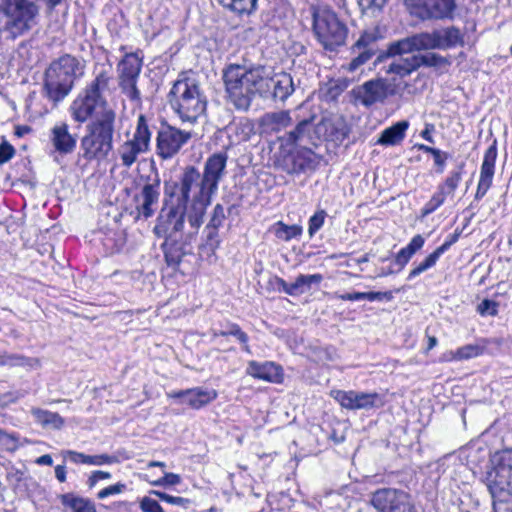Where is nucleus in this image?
I'll use <instances>...</instances> for the list:
<instances>
[{
  "instance_id": "20",
  "label": "nucleus",
  "mask_w": 512,
  "mask_h": 512,
  "mask_svg": "<svg viewBox=\"0 0 512 512\" xmlns=\"http://www.w3.org/2000/svg\"><path fill=\"white\" fill-rule=\"evenodd\" d=\"M218 396L215 389H205L202 387H194L185 390L170 391L167 397L175 399L179 404H186L194 410H199L211 402Z\"/></svg>"
},
{
  "instance_id": "12",
  "label": "nucleus",
  "mask_w": 512,
  "mask_h": 512,
  "mask_svg": "<svg viewBox=\"0 0 512 512\" xmlns=\"http://www.w3.org/2000/svg\"><path fill=\"white\" fill-rule=\"evenodd\" d=\"M188 210L166 196L164 205L157 217V223L153 229L154 234L158 238L165 239L177 236L184 227L185 217L188 218Z\"/></svg>"
},
{
  "instance_id": "33",
  "label": "nucleus",
  "mask_w": 512,
  "mask_h": 512,
  "mask_svg": "<svg viewBox=\"0 0 512 512\" xmlns=\"http://www.w3.org/2000/svg\"><path fill=\"white\" fill-rule=\"evenodd\" d=\"M419 68L417 55H410L407 57H400L395 59L390 65L388 72L405 77L410 75L413 71Z\"/></svg>"
},
{
  "instance_id": "53",
  "label": "nucleus",
  "mask_w": 512,
  "mask_h": 512,
  "mask_svg": "<svg viewBox=\"0 0 512 512\" xmlns=\"http://www.w3.org/2000/svg\"><path fill=\"white\" fill-rule=\"evenodd\" d=\"M218 229L217 227L206 226L204 230L206 233V246H208L212 252H214L220 244Z\"/></svg>"
},
{
  "instance_id": "44",
  "label": "nucleus",
  "mask_w": 512,
  "mask_h": 512,
  "mask_svg": "<svg viewBox=\"0 0 512 512\" xmlns=\"http://www.w3.org/2000/svg\"><path fill=\"white\" fill-rule=\"evenodd\" d=\"M373 49L360 51L359 55L350 62L342 65V70L353 73L356 72L363 64L368 62L374 55Z\"/></svg>"
},
{
  "instance_id": "46",
  "label": "nucleus",
  "mask_w": 512,
  "mask_h": 512,
  "mask_svg": "<svg viewBox=\"0 0 512 512\" xmlns=\"http://www.w3.org/2000/svg\"><path fill=\"white\" fill-rule=\"evenodd\" d=\"M327 217L325 210L316 211L308 220V234L313 237L324 225Z\"/></svg>"
},
{
  "instance_id": "7",
  "label": "nucleus",
  "mask_w": 512,
  "mask_h": 512,
  "mask_svg": "<svg viewBox=\"0 0 512 512\" xmlns=\"http://www.w3.org/2000/svg\"><path fill=\"white\" fill-rule=\"evenodd\" d=\"M84 74V65L69 54L53 61L45 72L44 94L57 104L73 89L75 80Z\"/></svg>"
},
{
  "instance_id": "63",
  "label": "nucleus",
  "mask_w": 512,
  "mask_h": 512,
  "mask_svg": "<svg viewBox=\"0 0 512 512\" xmlns=\"http://www.w3.org/2000/svg\"><path fill=\"white\" fill-rule=\"evenodd\" d=\"M393 298V294L391 291L385 292H364V300H368L370 302L373 301H390Z\"/></svg>"
},
{
  "instance_id": "26",
  "label": "nucleus",
  "mask_w": 512,
  "mask_h": 512,
  "mask_svg": "<svg viewBox=\"0 0 512 512\" xmlns=\"http://www.w3.org/2000/svg\"><path fill=\"white\" fill-rule=\"evenodd\" d=\"M227 163V155L225 153H215L211 155L204 166L203 179L212 190L216 193L219 181L221 180Z\"/></svg>"
},
{
  "instance_id": "47",
  "label": "nucleus",
  "mask_w": 512,
  "mask_h": 512,
  "mask_svg": "<svg viewBox=\"0 0 512 512\" xmlns=\"http://www.w3.org/2000/svg\"><path fill=\"white\" fill-rule=\"evenodd\" d=\"M446 197L443 195V192H440L438 189L432 195L430 200L424 205L421 209V216L426 217L436 211L443 203L445 202Z\"/></svg>"
},
{
  "instance_id": "64",
  "label": "nucleus",
  "mask_w": 512,
  "mask_h": 512,
  "mask_svg": "<svg viewBox=\"0 0 512 512\" xmlns=\"http://www.w3.org/2000/svg\"><path fill=\"white\" fill-rule=\"evenodd\" d=\"M15 154V150L12 145L7 142L0 144V164L8 162Z\"/></svg>"
},
{
  "instance_id": "39",
  "label": "nucleus",
  "mask_w": 512,
  "mask_h": 512,
  "mask_svg": "<svg viewBox=\"0 0 512 512\" xmlns=\"http://www.w3.org/2000/svg\"><path fill=\"white\" fill-rule=\"evenodd\" d=\"M322 280L323 277L321 274H300L292 283L293 290L295 291V296L303 294L304 292L310 289L312 284H319Z\"/></svg>"
},
{
  "instance_id": "55",
  "label": "nucleus",
  "mask_w": 512,
  "mask_h": 512,
  "mask_svg": "<svg viewBox=\"0 0 512 512\" xmlns=\"http://www.w3.org/2000/svg\"><path fill=\"white\" fill-rule=\"evenodd\" d=\"M181 477L175 473H164V476L151 482L154 486H175L180 484Z\"/></svg>"
},
{
  "instance_id": "28",
  "label": "nucleus",
  "mask_w": 512,
  "mask_h": 512,
  "mask_svg": "<svg viewBox=\"0 0 512 512\" xmlns=\"http://www.w3.org/2000/svg\"><path fill=\"white\" fill-rule=\"evenodd\" d=\"M436 47L439 50H448L464 43L463 35L457 27L450 26L434 30Z\"/></svg>"
},
{
  "instance_id": "45",
  "label": "nucleus",
  "mask_w": 512,
  "mask_h": 512,
  "mask_svg": "<svg viewBox=\"0 0 512 512\" xmlns=\"http://www.w3.org/2000/svg\"><path fill=\"white\" fill-rule=\"evenodd\" d=\"M413 256L403 247L401 248L398 253L395 255L394 263L397 266V269L394 270L390 268L387 271H383L380 273V276H387L393 273H397L402 271L405 266L409 263Z\"/></svg>"
},
{
  "instance_id": "1",
  "label": "nucleus",
  "mask_w": 512,
  "mask_h": 512,
  "mask_svg": "<svg viewBox=\"0 0 512 512\" xmlns=\"http://www.w3.org/2000/svg\"><path fill=\"white\" fill-rule=\"evenodd\" d=\"M213 194L215 192L205 183L200 172L194 166H187L184 169L179 183H175L170 192L166 189V196L189 209L188 223L191 229H194V234L203 223Z\"/></svg>"
},
{
  "instance_id": "17",
  "label": "nucleus",
  "mask_w": 512,
  "mask_h": 512,
  "mask_svg": "<svg viewBox=\"0 0 512 512\" xmlns=\"http://www.w3.org/2000/svg\"><path fill=\"white\" fill-rule=\"evenodd\" d=\"M160 197V179L157 177L153 181L145 183L142 188L133 195L132 203L136 220H147L152 217L156 211Z\"/></svg>"
},
{
  "instance_id": "58",
  "label": "nucleus",
  "mask_w": 512,
  "mask_h": 512,
  "mask_svg": "<svg viewBox=\"0 0 512 512\" xmlns=\"http://www.w3.org/2000/svg\"><path fill=\"white\" fill-rule=\"evenodd\" d=\"M140 508L143 512H164L158 501L147 496L140 501Z\"/></svg>"
},
{
  "instance_id": "30",
  "label": "nucleus",
  "mask_w": 512,
  "mask_h": 512,
  "mask_svg": "<svg viewBox=\"0 0 512 512\" xmlns=\"http://www.w3.org/2000/svg\"><path fill=\"white\" fill-rule=\"evenodd\" d=\"M408 127L409 122L405 120L395 123L383 130L377 143L386 146L399 144L405 138Z\"/></svg>"
},
{
  "instance_id": "61",
  "label": "nucleus",
  "mask_w": 512,
  "mask_h": 512,
  "mask_svg": "<svg viewBox=\"0 0 512 512\" xmlns=\"http://www.w3.org/2000/svg\"><path fill=\"white\" fill-rule=\"evenodd\" d=\"M348 133H349V130H348L347 126L343 122H340V123H338L337 126L332 127V130H331L329 136L331 137V139L333 141L342 142L347 138Z\"/></svg>"
},
{
  "instance_id": "43",
  "label": "nucleus",
  "mask_w": 512,
  "mask_h": 512,
  "mask_svg": "<svg viewBox=\"0 0 512 512\" xmlns=\"http://www.w3.org/2000/svg\"><path fill=\"white\" fill-rule=\"evenodd\" d=\"M379 33L377 29L365 30L355 42L353 49L364 51L372 49L371 46L378 40Z\"/></svg>"
},
{
  "instance_id": "3",
  "label": "nucleus",
  "mask_w": 512,
  "mask_h": 512,
  "mask_svg": "<svg viewBox=\"0 0 512 512\" xmlns=\"http://www.w3.org/2000/svg\"><path fill=\"white\" fill-rule=\"evenodd\" d=\"M263 66L247 68L230 64L223 70V82L228 99L237 110H248L252 101L263 94Z\"/></svg>"
},
{
  "instance_id": "8",
  "label": "nucleus",
  "mask_w": 512,
  "mask_h": 512,
  "mask_svg": "<svg viewBox=\"0 0 512 512\" xmlns=\"http://www.w3.org/2000/svg\"><path fill=\"white\" fill-rule=\"evenodd\" d=\"M485 476L494 512H512V450L499 453Z\"/></svg>"
},
{
  "instance_id": "40",
  "label": "nucleus",
  "mask_w": 512,
  "mask_h": 512,
  "mask_svg": "<svg viewBox=\"0 0 512 512\" xmlns=\"http://www.w3.org/2000/svg\"><path fill=\"white\" fill-rule=\"evenodd\" d=\"M417 59L419 62V67H434V68H443L450 65V61L440 54L434 52H428L425 54H418Z\"/></svg>"
},
{
  "instance_id": "59",
  "label": "nucleus",
  "mask_w": 512,
  "mask_h": 512,
  "mask_svg": "<svg viewBox=\"0 0 512 512\" xmlns=\"http://www.w3.org/2000/svg\"><path fill=\"white\" fill-rule=\"evenodd\" d=\"M462 231L459 230V229H456L454 233L450 234L446 240L444 241V243L442 245H440L439 247H437L435 249V251L441 256L443 255L446 251H448L450 249V247L455 244L460 235H461Z\"/></svg>"
},
{
  "instance_id": "34",
  "label": "nucleus",
  "mask_w": 512,
  "mask_h": 512,
  "mask_svg": "<svg viewBox=\"0 0 512 512\" xmlns=\"http://www.w3.org/2000/svg\"><path fill=\"white\" fill-rule=\"evenodd\" d=\"M270 231L277 239L288 242L299 238L303 233V228L298 224L287 225L282 221H278L271 226Z\"/></svg>"
},
{
  "instance_id": "18",
  "label": "nucleus",
  "mask_w": 512,
  "mask_h": 512,
  "mask_svg": "<svg viewBox=\"0 0 512 512\" xmlns=\"http://www.w3.org/2000/svg\"><path fill=\"white\" fill-rule=\"evenodd\" d=\"M262 77L264 80L262 99L285 101L295 90L292 76L288 73L281 72L271 76L263 66Z\"/></svg>"
},
{
  "instance_id": "21",
  "label": "nucleus",
  "mask_w": 512,
  "mask_h": 512,
  "mask_svg": "<svg viewBox=\"0 0 512 512\" xmlns=\"http://www.w3.org/2000/svg\"><path fill=\"white\" fill-rule=\"evenodd\" d=\"M498 156L496 140L487 148L484 153L480 167V175L475 193V199L481 200L491 188L496 170Z\"/></svg>"
},
{
  "instance_id": "48",
  "label": "nucleus",
  "mask_w": 512,
  "mask_h": 512,
  "mask_svg": "<svg viewBox=\"0 0 512 512\" xmlns=\"http://www.w3.org/2000/svg\"><path fill=\"white\" fill-rule=\"evenodd\" d=\"M482 353V348L478 345L468 344L459 347L455 350L452 358H458L459 360H467L479 356Z\"/></svg>"
},
{
  "instance_id": "24",
  "label": "nucleus",
  "mask_w": 512,
  "mask_h": 512,
  "mask_svg": "<svg viewBox=\"0 0 512 512\" xmlns=\"http://www.w3.org/2000/svg\"><path fill=\"white\" fill-rule=\"evenodd\" d=\"M50 142L56 152L61 155L71 154L77 144V137L70 133L65 121L57 122L50 130Z\"/></svg>"
},
{
  "instance_id": "16",
  "label": "nucleus",
  "mask_w": 512,
  "mask_h": 512,
  "mask_svg": "<svg viewBox=\"0 0 512 512\" xmlns=\"http://www.w3.org/2000/svg\"><path fill=\"white\" fill-rule=\"evenodd\" d=\"M370 502L378 512H417L410 503L409 495L394 488L378 489L372 494Z\"/></svg>"
},
{
  "instance_id": "9",
  "label": "nucleus",
  "mask_w": 512,
  "mask_h": 512,
  "mask_svg": "<svg viewBox=\"0 0 512 512\" xmlns=\"http://www.w3.org/2000/svg\"><path fill=\"white\" fill-rule=\"evenodd\" d=\"M313 31L320 44L331 51L342 46L348 34L347 26L335 12L321 8L313 10Z\"/></svg>"
},
{
  "instance_id": "31",
  "label": "nucleus",
  "mask_w": 512,
  "mask_h": 512,
  "mask_svg": "<svg viewBox=\"0 0 512 512\" xmlns=\"http://www.w3.org/2000/svg\"><path fill=\"white\" fill-rule=\"evenodd\" d=\"M30 412L35 422L43 427L60 429L64 425V419L56 412L41 408H32Z\"/></svg>"
},
{
  "instance_id": "54",
  "label": "nucleus",
  "mask_w": 512,
  "mask_h": 512,
  "mask_svg": "<svg viewBox=\"0 0 512 512\" xmlns=\"http://www.w3.org/2000/svg\"><path fill=\"white\" fill-rule=\"evenodd\" d=\"M225 220L224 208L221 204H216L213 208L211 218L206 226L209 227H221Z\"/></svg>"
},
{
  "instance_id": "32",
  "label": "nucleus",
  "mask_w": 512,
  "mask_h": 512,
  "mask_svg": "<svg viewBox=\"0 0 512 512\" xmlns=\"http://www.w3.org/2000/svg\"><path fill=\"white\" fill-rule=\"evenodd\" d=\"M60 499L62 505L69 508L71 512H97L92 501L73 493L63 494Z\"/></svg>"
},
{
  "instance_id": "49",
  "label": "nucleus",
  "mask_w": 512,
  "mask_h": 512,
  "mask_svg": "<svg viewBox=\"0 0 512 512\" xmlns=\"http://www.w3.org/2000/svg\"><path fill=\"white\" fill-rule=\"evenodd\" d=\"M21 445L17 434H8L0 429V446L6 451L13 452Z\"/></svg>"
},
{
  "instance_id": "38",
  "label": "nucleus",
  "mask_w": 512,
  "mask_h": 512,
  "mask_svg": "<svg viewBox=\"0 0 512 512\" xmlns=\"http://www.w3.org/2000/svg\"><path fill=\"white\" fill-rule=\"evenodd\" d=\"M218 336H234L240 343L245 345L244 350L250 352L249 346L247 345L249 337L244 331H242L238 324L227 323L226 329L220 331L214 330L213 337Z\"/></svg>"
},
{
  "instance_id": "52",
  "label": "nucleus",
  "mask_w": 512,
  "mask_h": 512,
  "mask_svg": "<svg viewBox=\"0 0 512 512\" xmlns=\"http://www.w3.org/2000/svg\"><path fill=\"white\" fill-rule=\"evenodd\" d=\"M151 494L156 495L160 500L167 502L172 505L178 506H186L189 503V500L179 496H172L165 492L153 490L150 492Z\"/></svg>"
},
{
  "instance_id": "51",
  "label": "nucleus",
  "mask_w": 512,
  "mask_h": 512,
  "mask_svg": "<svg viewBox=\"0 0 512 512\" xmlns=\"http://www.w3.org/2000/svg\"><path fill=\"white\" fill-rule=\"evenodd\" d=\"M477 311L482 316H496L498 313V303L493 300L484 299L478 304Z\"/></svg>"
},
{
  "instance_id": "23",
  "label": "nucleus",
  "mask_w": 512,
  "mask_h": 512,
  "mask_svg": "<svg viewBox=\"0 0 512 512\" xmlns=\"http://www.w3.org/2000/svg\"><path fill=\"white\" fill-rule=\"evenodd\" d=\"M197 234L198 231L194 234V229H192L188 232L184 241H179L177 236L165 239L161 247L168 266L179 265L183 256L191 253V243L195 240Z\"/></svg>"
},
{
  "instance_id": "29",
  "label": "nucleus",
  "mask_w": 512,
  "mask_h": 512,
  "mask_svg": "<svg viewBox=\"0 0 512 512\" xmlns=\"http://www.w3.org/2000/svg\"><path fill=\"white\" fill-rule=\"evenodd\" d=\"M226 130L231 143H241L248 141L254 134V125L249 119L242 118L229 124Z\"/></svg>"
},
{
  "instance_id": "42",
  "label": "nucleus",
  "mask_w": 512,
  "mask_h": 512,
  "mask_svg": "<svg viewBox=\"0 0 512 512\" xmlns=\"http://www.w3.org/2000/svg\"><path fill=\"white\" fill-rule=\"evenodd\" d=\"M441 256L434 250L422 262L410 270L407 280L411 281L420 274L434 267Z\"/></svg>"
},
{
  "instance_id": "60",
  "label": "nucleus",
  "mask_w": 512,
  "mask_h": 512,
  "mask_svg": "<svg viewBox=\"0 0 512 512\" xmlns=\"http://www.w3.org/2000/svg\"><path fill=\"white\" fill-rule=\"evenodd\" d=\"M126 488V485L123 483H116L113 485H110L101 491L98 492L97 497L98 499H105L109 496L116 495L122 493Z\"/></svg>"
},
{
  "instance_id": "36",
  "label": "nucleus",
  "mask_w": 512,
  "mask_h": 512,
  "mask_svg": "<svg viewBox=\"0 0 512 512\" xmlns=\"http://www.w3.org/2000/svg\"><path fill=\"white\" fill-rule=\"evenodd\" d=\"M315 166V153L311 149L303 148L293 155V172H303Z\"/></svg>"
},
{
  "instance_id": "50",
  "label": "nucleus",
  "mask_w": 512,
  "mask_h": 512,
  "mask_svg": "<svg viewBox=\"0 0 512 512\" xmlns=\"http://www.w3.org/2000/svg\"><path fill=\"white\" fill-rule=\"evenodd\" d=\"M30 361V359L18 354L4 353L0 355V365L2 366H26L30 365Z\"/></svg>"
},
{
  "instance_id": "35",
  "label": "nucleus",
  "mask_w": 512,
  "mask_h": 512,
  "mask_svg": "<svg viewBox=\"0 0 512 512\" xmlns=\"http://www.w3.org/2000/svg\"><path fill=\"white\" fill-rule=\"evenodd\" d=\"M225 9L239 15H250L257 9L258 0H217Z\"/></svg>"
},
{
  "instance_id": "15",
  "label": "nucleus",
  "mask_w": 512,
  "mask_h": 512,
  "mask_svg": "<svg viewBox=\"0 0 512 512\" xmlns=\"http://www.w3.org/2000/svg\"><path fill=\"white\" fill-rule=\"evenodd\" d=\"M189 131L167 125L162 127L156 136V154L163 160L173 158L191 139Z\"/></svg>"
},
{
  "instance_id": "2",
  "label": "nucleus",
  "mask_w": 512,
  "mask_h": 512,
  "mask_svg": "<svg viewBox=\"0 0 512 512\" xmlns=\"http://www.w3.org/2000/svg\"><path fill=\"white\" fill-rule=\"evenodd\" d=\"M113 79L111 66H102L95 71V77L88 82L68 107V113L73 122L82 125L94 121L99 113L112 109L106 100L104 92L109 89Z\"/></svg>"
},
{
  "instance_id": "10",
  "label": "nucleus",
  "mask_w": 512,
  "mask_h": 512,
  "mask_svg": "<svg viewBox=\"0 0 512 512\" xmlns=\"http://www.w3.org/2000/svg\"><path fill=\"white\" fill-rule=\"evenodd\" d=\"M152 133L144 115H139L132 138L125 140L116 149L115 161L123 168L130 169L141 155L150 150Z\"/></svg>"
},
{
  "instance_id": "5",
  "label": "nucleus",
  "mask_w": 512,
  "mask_h": 512,
  "mask_svg": "<svg viewBox=\"0 0 512 512\" xmlns=\"http://www.w3.org/2000/svg\"><path fill=\"white\" fill-rule=\"evenodd\" d=\"M168 102L173 112L182 122L195 123L207 109V99L196 78L185 73L173 83Z\"/></svg>"
},
{
  "instance_id": "19",
  "label": "nucleus",
  "mask_w": 512,
  "mask_h": 512,
  "mask_svg": "<svg viewBox=\"0 0 512 512\" xmlns=\"http://www.w3.org/2000/svg\"><path fill=\"white\" fill-rule=\"evenodd\" d=\"M356 102L365 107H370L375 103L383 102L389 96L393 95V90L384 79H374L357 86L352 90Z\"/></svg>"
},
{
  "instance_id": "14",
  "label": "nucleus",
  "mask_w": 512,
  "mask_h": 512,
  "mask_svg": "<svg viewBox=\"0 0 512 512\" xmlns=\"http://www.w3.org/2000/svg\"><path fill=\"white\" fill-rule=\"evenodd\" d=\"M412 15L422 20L453 19L456 0H405Z\"/></svg>"
},
{
  "instance_id": "57",
  "label": "nucleus",
  "mask_w": 512,
  "mask_h": 512,
  "mask_svg": "<svg viewBox=\"0 0 512 512\" xmlns=\"http://www.w3.org/2000/svg\"><path fill=\"white\" fill-rule=\"evenodd\" d=\"M118 462L116 456L101 454V455H89L88 465L101 466L105 464H114Z\"/></svg>"
},
{
  "instance_id": "25",
  "label": "nucleus",
  "mask_w": 512,
  "mask_h": 512,
  "mask_svg": "<svg viewBox=\"0 0 512 512\" xmlns=\"http://www.w3.org/2000/svg\"><path fill=\"white\" fill-rule=\"evenodd\" d=\"M247 375L255 379L270 383H281L283 380V369L272 361L257 362L250 361L246 368Z\"/></svg>"
},
{
  "instance_id": "41",
  "label": "nucleus",
  "mask_w": 512,
  "mask_h": 512,
  "mask_svg": "<svg viewBox=\"0 0 512 512\" xmlns=\"http://www.w3.org/2000/svg\"><path fill=\"white\" fill-rule=\"evenodd\" d=\"M462 179V167L459 170L451 171L445 181L440 184L437 189L443 192L445 197L453 195Z\"/></svg>"
},
{
  "instance_id": "56",
  "label": "nucleus",
  "mask_w": 512,
  "mask_h": 512,
  "mask_svg": "<svg viewBox=\"0 0 512 512\" xmlns=\"http://www.w3.org/2000/svg\"><path fill=\"white\" fill-rule=\"evenodd\" d=\"M62 456L65 460H69L75 464H87L89 461V455L80 453L73 450H65L62 452Z\"/></svg>"
},
{
  "instance_id": "22",
  "label": "nucleus",
  "mask_w": 512,
  "mask_h": 512,
  "mask_svg": "<svg viewBox=\"0 0 512 512\" xmlns=\"http://www.w3.org/2000/svg\"><path fill=\"white\" fill-rule=\"evenodd\" d=\"M436 39L432 32H421L391 44L389 52L392 55H401L412 51L435 50Z\"/></svg>"
},
{
  "instance_id": "6",
  "label": "nucleus",
  "mask_w": 512,
  "mask_h": 512,
  "mask_svg": "<svg viewBox=\"0 0 512 512\" xmlns=\"http://www.w3.org/2000/svg\"><path fill=\"white\" fill-rule=\"evenodd\" d=\"M39 14L33 0H0V38L15 41L28 34L37 26Z\"/></svg>"
},
{
  "instance_id": "4",
  "label": "nucleus",
  "mask_w": 512,
  "mask_h": 512,
  "mask_svg": "<svg viewBox=\"0 0 512 512\" xmlns=\"http://www.w3.org/2000/svg\"><path fill=\"white\" fill-rule=\"evenodd\" d=\"M116 118L114 109H106L99 113L98 118L86 124L85 133L80 140V149L85 160L101 162L112 152Z\"/></svg>"
},
{
  "instance_id": "11",
  "label": "nucleus",
  "mask_w": 512,
  "mask_h": 512,
  "mask_svg": "<svg viewBox=\"0 0 512 512\" xmlns=\"http://www.w3.org/2000/svg\"><path fill=\"white\" fill-rule=\"evenodd\" d=\"M142 64V52L136 51L126 53L117 65L119 87L121 92L131 101H139L141 98L137 82Z\"/></svg>"
},
{
  "instance_id": "62",
  "label": "nucleus",
  "mask_w": 512,
  "mask_h": 512,
  "mask_svg": "<svg viewBox=\"0 0 512 512\" xmlns=\"http://www.w3.org/2000/svg\"><path fill=\"white\" fill-rule=\"evenodd\" d=\"M425 244V238L417 234L415 235L410 242L404 247L412 256L421 250Z\"/></svg>"
},
{
  "instance_id": "27",
  "label": "nucleus",
  "mask_w": 512,
  "mask_h": 512,
  "mask_svg": "<svg viewBox=\"0 0 512 512\" xmlns=\"http://www.w3.org/2000/svg\"><path fill=\"white\" fill-rule=\"evenodd\" d=\"M291 123L288 111H276L265 113L259 120V128L262 134L271 135L277 133Z\"/></svg>"
},
{
  "instance_id": "13",
  "label": "nucleus",
  "mask_w": 512,
  "mask_h": 512,
  "mask_svg": "<svg viewBox=\"0 0 512 512\" xmlns=\"http://www.w3.org/2000/svg\"><path fill=\"white\" fill-rule=\"evenodd\" d=\"M331 397L347 410H374L385 405V395L356 390H332Z\"/></svg>"
},
{
  "instance_id": "37",
  "label": "nucleus",
  "mask_w": 512,
  "mask_h": 512,
  "mask_svg": "<svg viewBox=\"0 0 512 512\" xmlns=\"http://www.w3.org/2000/svg\"><path fill=\"white\" fill-rule=\"evenodd\" d=\"M310 126L311 124L307 120L298 123L294 130L290 131L283 139L284 144L288 146L302 143L304 139L309 135Z\"/></svg>"
}]
</instances>
